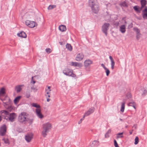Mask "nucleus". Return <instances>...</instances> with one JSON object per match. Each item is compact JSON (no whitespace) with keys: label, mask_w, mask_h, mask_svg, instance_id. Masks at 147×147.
Returning a JSON list of instances; mask_svg holds the SVG:
<instances>
[{"label":"nucleus","mask_w":147,"mask_h":147,"mask_svg":"<svg viewBox=\"0 0 147 147\" xmlns=\"http://www.w3.org/2000/svg\"><path fill=\"white\" fill-rule=\"evenodd\" d=\"M5 89L4 88H1L0 90V97L4 96L5 93ZM1 99L3 102L4 106L6 108L9 109L11 107L10 105V99L7 96H6L4 98H1Z\"/></svg>","instance_id":"obj_1"},{"label":"nucleus","mask_w":147,"mask_h":147,"mask_svg":"<svg viewBox=\"0 0 147 147\" xmlns=\"http://www.w3.org/2000/svg\"><path fill=\"white\" fill-rule=\"evenodd\" d=\"M88 4L93 12L97 13L99 9V4L97 0H89Z\"/></svg>","instance_id":"obj_2"},{"label":"nucleus","mask_w":147,"mask_h":147,"mask_svg":"<svg viewBox=\"0 0 147 147\" xmlns=\"http://www.w3.org/2000/svg\"><path fill=\"white\" fill-rule=\"evenodd\" d=\"M51 128V124L49 123H47L42 125V135L44 137H45L49 130Z\"/></svg>","instance_id":"obj_3"},{"label":"nucleus","mask_w":147,"mask_h":147,"mask_svg":"<svg viewBox=\"0 0 147 147\" xmlns=\"http://www.w3.org/2000/svg\"><path fill=\"white\" fill-rule=\"evenodd\" d=\"M28 117V115L26 113L24 112H22L19 116L18 119L20 122L25 123H26Z\"/></svg>","instance_id":"obj_4"},{"label":"nucleus","mask_w":147,"mask_h":147,"mask_svg":"<svg viewBox=\"0 0 147 147\" xmlns=\"http://www.w3.org/2000/svg\"><path fill=\"white\" fill-rule=\"evenodd\" d=\"M63 73L65 75L73 77H76V75L73 73V71L69 68H66L63 70Z\"/></svg>","instance_id":"obj_5"},{"label":"nucleus","mask_w":147,"mask_h":147,"mask_svg":"<svg viewBox=\"0 0 147 147\" xmlns=\"http://www.w3.org/2000/svg\"><path fill=\"white\" fill-rule=\"evenodd\" d=\"M0 115L2 118L8 120V116L9 115V113L6 110H1L0 111Z\"/></svg>","instance_id":"obj_6"},{"label":"nucleus","mask_w":147,"mask_h":147,"mask_svg":"<svg viewBox=\"0 0 147 147\" xmlns=\"http://www.w3.org/2000/svg\"><path fill=\"white\" fill-rule=\"evenodd\" d=\"M110 24L109 23H105L102 26V32L104 33L106 36H107V31L109 29Z\"/></svg>","instance_id":"obj_7"},{"label":"nucleus","mask_w":147,"mask_h":147,"mask_svg":"<svg viewBox=\"0 0 147 147\" xmlns=\"http://www.w3.org/2000/svg\"><path fill=\"white\" fill-rule=\"evenodd\" d=\"M16 114L14 113H9V115L8 116V120L11 122H13L14 121L16 117Z\"/></svg>","instance_id":"obj_8"},{"label":"nucleus","mask_w":147,"mask_h":147,"mask_svg":"<svg viewBox=\"0 0 147 147\" xmlns=\"http://www.w3.org/2000/svg\"><path fill=\"white\" fill-rule=\"evenodd\" d=\"M26 24L31 28L34 27L35 26L36 23L34 21L27 20L25 22Z\"/></svg>","instance_id":"obj_9"},{"label":"nucleus","mask_w":147,"mask_h":147,"mask_svg":"<svg viewBox=\"0 0 147 147\" xmlns=\"http://www.w3.org/2000/svg\"><path fill=\"white\" fill-rule=\"evenodd\" d=\"M6 131V127L5 125H3L0 128V135L3 136L5 134Z\"/></svg>","instance_id":"obj_10"},{"label":"nucleus","mask_w":147,"mask_h":147,"mask_svg":"<svg viewBox=\"0 0 147 147\" xmlns=\"http://www.w3.org/2000/svg\"><path fill=\"white\" fill-rule=\"evenodd\" d=\"M84 56L82 53H78L77 54L75 58V60L78 61H82L83 59Z\"/></svg>","instance_id":"obj_11"},{"label":"nucleus","mask_w":147,"mask_h":147,"mask_svg":"<svg viewBox=\"0 0 147 147\" xmlns=\"http://www.w3.org/2000/svg\"><path fill=\"white\" fill-rule=\"evenodd\" d=\"M33 134L31 133L27 134L25 137V139L27 142H30L33 138Z\"/></svg>","instance_id":"obj_12"},{"label":"nucleus","mask_w":147,"mask_h":147,"mask_svg":"<svg viewBox=\"0 0 147 147\" xmlns=\"http://www.w3.org/2000/svg\"><path fill=\"white\" fill-rule=\"evenodd\" d=\"M94 110L95 108L93 107L90 108L86 113H85L84 115V118L85 117L87 116L92 113L94 111Z\"/></svg>","instance_id":"obj_13"},{"label":"nucleus","mask_w":147,"mask_h":147,"mask_svg":"<svg viewBox=\"0 0 147 147\" xmlns=\"http://www.w3.org/2000/svg\"><path fill=\"white\" fill-rule=\"evenodd\" d=\"M142 16L144 19H147V7H145V8L142 10Z\"/></svg>","instance_id":"obj_14"},{"label":"nucleus","mask_w":147,"mask_h":147,"mask_svg":"<svg viewBox=\"0 0 147 147\" xmlns=\"http://www.w3.org/2000/svg\"><path fill=\"white\" fill-rule=\"evenodd\" d=\"M36 115L39 118H42L43 116L41 113V111L40 109H36Z\"/></svg>","instance_id":"obj_15"},{"label":"nucleus","mask_w":147,"mask_h":147,"mask_svg":"<svg viewBox=\"0 0 147 147\" xmlns=\"http://www.w3.org/2000/svg\"><path fill=\"white\" fill-rule=\"evenodd\" d=\"M92 63V61L89 59L86 60L84 62V64L85 67H87Z\"/></svg>","instance_id":"obj_16"},{"label":"nucleus","mask_w":147,"mask_h":147,"mask_svg":"<svg viewBox=\"0 0 147 147\" xmlns=\"http://www.w3.org/2000/svg\"><path fill=\"white\" fill-rule=\"evenodd\" d=\"M71 65L72 66L78 67H81L82 66V65L81 63L76 62H71Z\"/></svg>","instance_id":"obj_17"},{"label":"nucleus","mask_w":147,"mask_h":147,"mask_svg":"<svg viewBox=\"0 0 147 147\" xmlns=\"http://www.w3.org/2000/svg\"><path fill=\"white\" fill-rule=\"evenodd\" d=\"M109 58L111 61V68L112 70H113L114 68V67L115 64V62L112 57L111 56H109Z\"/></svg>","instance_id":"obj_18"},{"label":"nucleus","mask_w":147,"mask_h":147,"mask_svg":"<svg viewBox=\"0 0 147 147\" xmlns=\"http://www.w3.org/2000/svg\"><path fill=\"white\" fill-rule=\"evenodd\" d=\"M120 31L122 33H124L126 31V27L125 25H122L120 27Z\"/></svg>","instance_id":"obj_19"},{"label":"nucleus","mask_w":147,"mask_h":147,"mask_svg":"<svg viewBox=\"0 0 147 147\" xmlns=\"http://www.w3.org/2000/svg\"><path fill=\"white\" fill-rule=\"evenodd\" d=\"M18 36L20 37L23 38H26V33L23 31H21L17 34Z\"/></svg>","instance_id":"obj_20"},{"label":"nucleus","mask_w":147,"mask_h":147,"mask_svg":"<svg viewBox=\"0 0 147 147\" xmlns=\"http://www.w3.org/2000/svg\"><path fill=\"white\" fill-rule=\"evenodd\" d=\"M59 30L62 32L65 31L66 30V26L63 25L60 26L59 27Z\"/></svg>","instance_id":"obj_21"},{"label":"nucleus","mask_w":147,"mask_h":147,"mask_svg":"<svg viewBox=\"0 0 147 147\" xmlns=\"http://www.w3.org/2000/svg\"><path fill=\"white\" fill-rule=\"evenodd\" d=\"M51 87L49 86H47V88H46L45 89V91L46 93L45 94H50Z\"/></svg>","instance_id":"obj_22"},{"label":"nucleus","mask_w":147,"mask_h":147,"mask_svg":"<svg viewBox=\"0 0 147 147\" xmlns=\"http://www.w3.org/2000/svg\"><path fill=\"white\" fill-rule=\"evenodd\" d=\"M99 145V142L97 140H95L93 142L92 146L93 147H96L98 146Z\"/></svg>","instance_id":"obj_23"},{"label":"nucleus","mask_w":147,"mask_h":147,"mask_svg":"<svg viewBox=\"0 0 147 147\" xmlns=\"http://www.w3.org/2000/svg\"><path fill=\"white\" fill-rule=\"evenodd\" d=\"M23 85H20L16 86L15 87V90L17 92H20L22 90L21 87L23 86Z\"/></svg>","instance_id":"obj_24"},{"label":"nucleus","mask_w":147,"mask_h":147,"mask_svg":"<svg viewBox=\"0 0 147 147\" xmlns=\"http://www.w3.org/2000/svg\"><path fill=\"white\" fill-rule=\"evenodd\" d=\"M21 96H19L16 97L14 100V103L15 104H17L20 99Z\"/></svg>","instance_id":"obj_25"},{"label":"nucleus","mask_w":147,"mask_h":147,"mask_svg":"<svg viewBox=\"0 0 147 147\" xmlns=\"http://www.w3.org/2000/svg\"><path fill=\"white\" fill-rule=\"evenodd\" d=\"M140 2L141 5L146 7V5L147 4V1L146 0H141Z\"/></svg>","instance_id":"obj_26"},{"label":"nucleus","mask_w":147,"mask_h":147,"mask_svg":"<svg viewBox=\"0 0 147 147\" xmlns=\"http://www.w3.org/2000/svg\"><path fill=\"white\" fill-rule=\"evenodd\" d=\"M133 9L137 13H140L139 6L138 5L135 6L133 7Z\"/></svg>","instance_id":"obj_27"},{"label":"nucleus","mask_w":147,"mask_h":147,"mask_svg":"<svg viewBox=\"0 0 147 147\" xmlns=\"http://www.w3.org/2000/svg\"><path fill=\"white\" fill-rule=\"evenodd\" d=\"M66 48L69 51H71L72 50V47L70 44H67L66 45Z\"/></svg>","instance_id":"obj_28"},{"label":"nucleus","mask_w":147,"mask_h":147,"mask_svg":"<svg viewBox=\"0 0 147 147\" xmlns=\"http://www.w3.org/2000/svg\"><path fill=\"white\" fill-rule=\"evenodd\" d=\"M125 107V102H122L121 103V108L120 109V111L122 112H123L124 111Z\"/></svg>","instance_id":"obj_29"},{"label":"nucleus","mask_w":147,"mask_h":147,"mask_svg":"<svg viewBox=\"0 0 147 147\" xmlns=\"http://www.w3.org/2000/svg\"><path fill=\"white\" fill-rule=\"evenodd\" d=\"M123 134V132L118 133L117 134V139H118L120 138H122L123 137V136L122 135Z\"/></svg>","instance_id":"obj_30"},{"label":"nucleus","mask_w":147,"mask_h":147,"mask_svg":"<svg viewBox=\"0 0 147 147\" xmlns=\"http://www.w3.org/2000/svg\"><path fill=\"white\" fill-rule=\"evenodd\" d=\"M32 107H35L37 108H40V106L39 105H37L36 103H32Z\"/></svg>","instance_id":"obj_31"},{"label":"nucleus","mask_w":147,"mask_h":147,"mask_svg":"<svg viewBox=\"0 0 147 147\" xmlns=\"http://www.w3.org/2000/svg\"><path fill=\"white\" fill-rule=\"evenodd\" d=\"M2 140L5 143L9 144V141L7 138H4L2 139Z\"/></svg>","instance_id":"obj_32"},{"label":"nucleus","mask_w":147,"mask_h":147,"mask_svg":"<svg viewBox=\"0 0 147 147\" xmlns=\"http://www.w3.org/2000/svg\"><path fill=\"white\" fill-rule=\"evenodd\" d=\"M33 122V120L32 119H29L28 118H27V120L26 121V123H28L30 124H32Z\"/></svg>","instance_id":"obj_33"},{"label":"nucleus","mask_w":147,"mask_h":147,"mask_svg":"<svg viewBox=\"0 0 147 147\" xmlns=\"http://www.w3.org/2000/svg\"><path fill=\"white\" fill-rule=\"evenodd\" d=\"M56 6L55 5H50L48 7V10H51L52 9L55 8Z\"/></svg>","instance_id":"obj_34"},{"label":"nucleus","mask_w":147,"mask_h":147,"mask_svg":"<svg viewBox=\"0 0 147 147\" xmlns=\"http://www.w3.org/2000/svg\"><path fill=\"white\" fill-rule=\"evenodd\" d=\"M105 71L106 74V75L107 76H108L110 73V71L107 67L105 69Z\"/></svg>","instance_id":"obj_35"},{"label":"nucleus","mask_w":147,"mask_h":147,"mask_svg":"<svg viewBox=\"0 0 147 147\" xmlns=\"http://www.w3.org/2000/svg\"><path fill=\"white\" fill-rule=\"evenodd\" d=\"M139 142V139L138 137H136L135 139L134 144L135 145L137 144Z\"/></svg>","instance_id":"obj_36"},{"label":"nucleus","mask_w":147,"mask_h":147,"mask_svg":"<svg viewBox=\"0 0 147 147\" xmlns=\"http://www.w3.org/2000/svg\"><path fill=\"white\" fill-rule=\"evenodd\" d=\"M134 30L136 32L137 34H139L140 33V31L139 30L137 27L134 28Z\"/></svg>","instance_id":"obj_37"},{"label":"nucleus","mask_w":147,"mask_h":147,"mask_svg":"<svg viewBox=\"0 0 147 147\" xmlns=\"http://www.w3.org/2000/svg\"><path fill=\"white\" fill-rule=\"evenodd\" d=\"M46 52L48 54L51 52V49L50 48H47L45 49Z\"/></svg>","instance_id":"obj_38"},{"label":"nucleus","mask_w":147,"mask_h":147,"mask_svg":"<svg viewBox=\"0 0 147 147\" xmlns=\"http://www.w3.org/2000/svg\"><path fill=\"white\" fill-rule=\"evenodd\" d=\"M147 94V90H144L143 92L142 95L143 96H145Z\"/></svg>","instance_id":"obj_39"},{"label":"nucleus","mask_w":147,"mask_h":147,"mask_svg":"<svg viewBox=\"0 0 147 147\" xmlns=\"http://www.w3.org/2000/svg\"><path fill=\"white\" fill-rule=\"evenodd\" d=\"M30 94L29 92H27L26 93L25 96L27 98H29L30 97Z\"/></svg>","instance_id":"obj_40"},{"label":"nucleus","mask_w":147,"mask_h":147,"mask_svg":"<svg viewBox=\"0 0 147 147\" xmlns=\"http://www.w3.org/2000/svg\"><path fill=\"white\" fill-rule=\"evenodd\" d=\"M140 36H141V34L140 33L139 34H136V38L137 40H138L140 38Z\"/></svg>","instance_id":"obj_41"},{"label":"nucleus","mask_w":147,"mask_h":147,"mask_svg":"<svg viewBox=\"0 0 147 147\" xmlns=\"http://www.w3.org/2000/svg\"><path fill=\"white\" fill-rule=\"evenodd\" d=\"M114 146L115 147H119V146L116 140H115L114 141Z\"/></svg>","instance_id":"obj_42"},{"label":"nucleus","mask_w":147,"mask_h":147,"mask_svg":"<svg viewBox=\"0 0 147 147\" xmlns=\"http://www.w3.org/2000/svg\"><path fill=\"white\" fill-rule=\"evenodd\" d=\"M114 24L116 26H117L119 24V22H114Z\"/></svg>","instance_id":"obj_43"},{"label":"nucleus","mask_w":147,"mask_h":147,"mask_svg":"<svg viewBox=\"0 0 147 147\" xmlns=\"http://www.w3.org/2000/svg\"><path fill=\"white\" fill-rule=\"evenodd\" d=\"M84 119V117H83V118H82L81 119H80V121H78V123L79 124H80L82 123V121Z\"/></svg>","instance_id":"obj_44"},{"label":"nucleus","mask_w":147,"mask_h":147,"mask_svg":"<svg viewBox=\"0 0 147 147\" xmlns=\"http://www.w3.org/2000/svg\"><path fill=\"white\" fill-rule=\"evenodd\" d=\"M144 8H145V7L143 6H142V5H141V7H139V10H140V12L142 10V9L144 8Z\"/></svg>","instance_id":"obj_45"},{"label":"nucleus","mask_w":147,"mask_h":147,"mask_svg":"<svg viewBox=\"0 0 147 147\" xmlns=\"http://www.w3.org/2000/svg\"><path fill=\"white\" fill-rule=\"evenodd\" d=\"M33 77H32V80H31V83H32L33 84H34L35 83V81L33 80Z\"/></svg>","instance_id":"obj_46"},{"label":"nucleus","mask_w":147,"mask_h":147,"mask_svg":"<svg viewBox=\"0 0 147 147\" xmlns=\"http://www.w3.org/2000/svg\"><path fill=\"white\" fill-rule=\"evenodd\" d=\"M127 96L128 98H129L131 97V95L130 93H129L127 95Z\"/></svg>","instance_id":"obj_47"},{"label":"nucleus","mask_w":147,"mask_h":147,"mask_svg":"<svg viewBox=\"0 0 147 147\" xmlns=\"http://www.w3.org/2000/svg\"><path fill=\"white\" fill-rule=\"evenodd\" d=\"M105 138H108L109 137V134H107L106 133L105 134Z\"/></svg>","instance_id":"obj_48"},{"label":"nucleus","mask_w":147,"mask_h":147,"mask_svg":"<svg viewBox=\"0 0 147 147\" xmlns=\"http://www.w3.org/2000/svg\"><path fill=\"white\" fill-rule=\"evenodd\" d=\"M101 66L102 67H103V68L104 69H105L106 68V67L104 65V64H103V63H102L101 64Z\"/></svg>","instance_id":"obj_49"},{"label":"nucleus","mask_w":147,"mask_h":147,"mask_svg":"<svg viewBox=\"0 0 147 147\" xmlns=\"http://www.w3.org/2000/svg\"><path fill=\"white\" fill-rule=\"evenodd\" d=\"M111 132V129H109L107 132L106 133L107 134H110Z\"/></svg>","instance_id":"obj_50"},{"label":"nucleus","mask_w":147,"mask_h":147,"mask_svg":"<svg viewBox=\"0 0 147 147\" xmlns=\"http://www.w3.org/2000/svg\"><path fill=\"white\" fill-rule=\"evenodd\" d=\"M45 96L47 97V98H49L50 97V94H45Z\"/></svg>","instance_id":"obj_51"},{"label":"nucleus","mask_w":147,"mask_h":147,"mask_svg":"<svg viewBox=\"0 0 147 147\" xmlns=\"http://www.w3.org/2000/svg\"><path fill=\"white\" fill-rule=\"evenodd\" d=\"M129 104H132L134 105L135 104V102L133 101H132V102H129Z\"/></svg>","instance_id":"obj_52"},{"label":"nucleus","mask_w":147,"mask_h":147,"mask_svg":"<svg viewBox=\"0 0 147 147\" xmlns=\"http://www.w3.org/2000/svg\"><path fill=\"white\" fill-rule=\"evenodd\" d=\"M47 101L48 102H49L50 100V99L49 98H47Z\"/></svg>","instance_id":"obj_53"},{"label":"nucleus","mask_w":147,"mask_h":147,"mask_svg":"<svg viewBox=\"0 0 147 147\" xmlns=\"http://www.w3.org/2000/svg\"><path fill=\"white\" fill-rule=\"evenodd\" d=\"M119 120L121 121H123V120L121 119V118H119Z\"/></svg>","instance_id":"obj_54"},{"label":"nucleus","mask_w":147,"mask_h":147,"mask_svg":"<svg viewBox=\"0 0 147 147\" xmlns=\"http://www.w3.org/2000/svg\"><path fill=\"white\" fill-rule=\"evenodd\" d=\"M132 133V131H129V134H131Z\"/></svg>","instance_id":"obj_55"},{"label":"nucleus","mask_w":147,"mask_h":147,"mask_svg":"<svg viewBox=\"0 0 147 147\" xmlns=\"http://www.w3.org/2000/svg\"><path fill=\"white\" fill-rule=\"evenodd\" d=\"M132 106L135 109H136V107L134 105L133 106Z\"/></svg>","instance_id":"obj_56"},{"label":"nucleus","mask_w":147,"mask_h":147,"mask_svg":"<svg viewBox=\"0 0 147 147\" xmlns=\"http://www.w3.org/2000/svg\"><path fill=\"white\" fill-rule=\"evenodd\" d=\"M59 43L61 45H62V42H59Z\"/></svg>","instance_id":"obj_57"}]
</instances>
